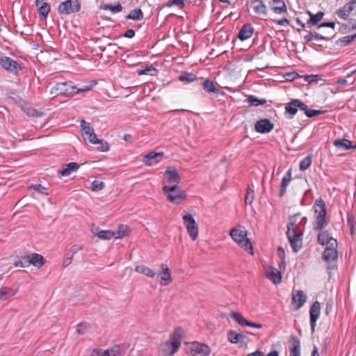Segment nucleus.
<instances>
[{
    "label": "nucleus",
    "instance_id": "obj_9",
    "mask_svg": "<svg viewBox=\"0 0 356 356\" xmlns=\"http://www.w3.org/2000/svg\"><path fill=\"white\" fill-rule=\"evenodd\" d=\"M189 349L191 356H209L211 352L208 345L197 341L191 343Z\"/></svg>",
    "mask_w": 356,
    "mask_h": 356
},
{
    "label": "nucleus",
    "instance_id": "obj_38",
    "mask_svg": "<svg viewBox=\"0 0 356 356\" xmlns=\"http://www.w3.org/2000/svg\"><path fill=\"white\" fill-rule=\"evenodd\" d=\"M229 318L234 319L241 325H245L248 321L241 313H230Z\"/></svg>",
    "mask_w": 356,
    "mask_h": 356
},
{
    "label": "nucleus",
    "instance_id": "obj_49",
    "mask_svg": "<svg viewBox=\"0 0 356 356\" xmlns=\"http://www.w3.org/2000/svg\"><path fill=\"white\" fill-rule=\"evenodd\" d=\"M337 14L339 17L344 19H347L350 15L349 12L347 10V9H346L344 6L337 10Z\"/></svg>",
    "mask_w": 356,
    "mask_h": 356
},
{
    "label": "nucleus",
    "instance_id": "obj_19",
    "mask_svg": "<svg viewBox=\"0 0 356 356\" xmlns=\"http://www.w3.org/2000/svg\"><path fill=\"white\" fill-rule=\"evenodd\" d=\"M246 335L243 332L238 333L234 330H229L227 332V340L231 343H245Z\"/></svg>",
    "mask_w": 356,
    "mask_h": 356
},
{
    "label": "nucleus",
    "instance_id": "obj_23",
    "mask_svg": "<svg viewBox=\"0 0 356 356\" xmlns=\"http://www.w3.org/2000/svg\"><path fill=\"white\" fill-rule=\"evenodd\" d=\"M272 10L278 15H282L287 12V7L284 0H272Z\"/></svg>",
    "mask_w": 356,
    "mask_h": 356
},
{
    "label": "nucleus",
    "instance_id": "obj_63",
    "mask_svg": "<svg viewBox=\"0 0 356 356\" xmlns=\"http://www.w3.org/2000/svg\"><path fill=\"white\" fill-rule=\"evenodd\" d=\"M335 26V23L334 22H323V23H321V24H319L318 26V28H321V27H330L332 29H334Z\"/></svg>",
    "mask_w": 356,
    "mask_h": 356
},
{
    "label": "nucleus",
    "instance_id": "obj_11",
    "mask_svg": "<svg viewBox=\"0 0 356 356\" xmlns=\"http://www.w3.org/2000/svg\"><path fill=\"white\" fill-rule=\"evenodd\" d=\"M0 64L6 70L11 72L17 73L21 70L19 65L10 57H1Z\"/></svg>",
    "mask_w": 356,
    "mask_h": 356
},
{
    "label": "nucleus",
    "instance_id": "obj_42",
    "mask_svg": "<svg viewBox=\"0 0 356 356\" xmlns=\"http://www.w3.org/2000/svg\"><path fill=\"white\" fill-rule=\"evenodd\" d=\"M312 163V156H307L304 158L300 163V170L302 171H305L307 168H309Z\"/></svg>",
    "mask_w": 356,
    "mask_h": 356
},
{
    "label": "nucleus",
    "instance_id": "obj_18",
    "mask_svg": "<svg viewBox=\"0 0 356 356\" xmlns=\"http://www.w3.org/2000/svg\"><path fill=\"white\" fill-rule=\"evenodd\" d=\"M161 268L162 269V272L158 275L160 276V283L164 286L168 285L172 281L170 270L165 264H162L161 265Z\"/></svg>",
    "mask_w": 356,
    "mask_h": 356
},
{
    "label": "nucleus",
    "instance_id": "obj_27",
    "mask_svg": "<svg viewBox=\"0 0 356 356\" xmlns=\"http://www.w3.org/2000/svg\"><path fill=\"white\" fill-rule=\"evenodd\" d=\"M92 232L100 239L103 240H109L115 236L114 232L109 230H101L98 227L93 229Z\"/></svg>",
    "mask_w": 356,
    "mask_h": 356
},
{
    "label": "nucleus",
    "instance_id": "obj_21",
    "mask_svg": "<svg viewBox=\"0 0 356 356\" xmlns=\"http://www.w3.org/2000/svg\"><path fill=\"white\" fill-rule=\"evenodd\" d=\"M266 276L275 284L281 282V273L275 268L268 267L266 269Z\"/></svg>",
    "mask_w": 356,
    "mask_h": 356
},
{
    "label": "nucleus",
    "instance_id": "obj_48",
    "mask_svg": "<svg viewBox=\"0 0 356 356\" xmlns=\"http://www.w3.org/2000/svg\"><path fill=\"white\" fill-rule=\"evenodd\" d=\"M97 143H95V144H99V146L97 147L99 150L102 152H107L109 149V145L108 143L104 142L102 140L97 138Z\"/></svg>",
    "mask_w": 356,
    "mask_h": 356
},
{
    "label": "nucleus",
    "instance_id": "obj_58",
    "mask_svg": "<svg viewBox=\"0 0 356 356\" xmlns=\"http://www.w3.org/2000/svg\"><path fill=\"white\" fill-rule=\"evenodd\" d=\"M273 22L280 26L289 25L290 24V21L286 18H284L280 20H273Z\"/></svg>",
    "mask_w": 356,
    "mask_h": 356
},
{
    "label": "nucleus",
    "instance_id": "obj_10",
    "mask_svg": "<svg viewBox=\"0 0 356 356\" xmlns=\"http://www.w3.org/2000/svg\"><path fill=\"white\" fill-rule=\"evenodd\" d=\"M80 9L81 4L79 0H66L58 6V11L60 14L69 15L77 13Z\"/></svg>",
    "mask_w": 356,
    "mask_h": 356
},
{
    "label": "nucleus",
    "instance_id": "obj_34",
    "mask_svg": "<svg viewBox=\"0 0 356 356\" xmlns=\"http://www.w3.org/2000/svg\"><path fill=\"white\" fill-rule=\"evenodd\" d=\"M127 19L133 20H139L143 17V13L140 8H136L130 11L129 14L126 17Z\"/></svg>",
    "mask_w": 356,
    "mask_h": 356
},
{
    "label": "nucleus",
    "instance_id": "obj_41",
    "mask_svg": "<svg viewBox=\"0 0 356 356\" xmlns=\"http://www.w3.org/2000/svg\"><path fill=\"white\" fill-rule=\"evenodd\" d=\"M162 156H163V152L156 153L154 152H151L147 154L144 156L143 161L147 165H152V163H147L149 161L154 159L156 158L157 156L162 157Z\"/></svg>",
    "mask_w": 356,
    "mask_h": 356
},
{
    "label": "nucleus",
    "instance_id": "obj_43",
    "mask_svg": "<svg viewBox=\"0 0 356 356\" xmlns=\"http://www.w3.org/2000/svg\"><path fill=\"white\" fill-rule=\"evenodd\" d=\"M254 191L250 186L246 190V194L245 197V203L246 204H251L254 200Z\"/></svg>",
    "mask_w": 356,
    "mask_h": 356
},
{
    "label": "nucleus",
    "instance_id": "obj_17",
    "mask_svg": "<svg viewBox=\"0 0 356 356\" xmlns=\"http://www.w3.org/2000/svg\"><path fill=\"white\" fill-rule=\"evenodd\" d=\"M317 241L321 245H327L330 246H337V241L332 237L330 236L327 231L321 232L317 237Z\"/></svg>",
    "mask_w": 356,
    "mask_h": 356
},
{
    "label": "nucleus",
    "instance_id": "obj_52",
    "mask_svg": "<svg viewBox=\"0 0 356 356\" xmlns=\"http://www.w3.org/2000/svg\"><path fill=\"white\" fill-rule=\"evenodd\" d=\"M320 79V76L318 75H305V81L308 82L309 83H312L314 82H317Z\"/></svg>",
    "mask_w": 356,
    "mask_h": 356
},
{
    "label": "nucleus",
    "instance_id": "obj_4",
    "mask_svg": "<svg viewBox=\"0 0 356 356\" xmlns=\"http://www.w3.org/2000/svg\"><path fill=\"white\" fill-rule=\"evenodd\" d=\"M314 209L316 214L314 229L321 231L328 224L326 219L327 211L324 201L322 199L317 200Z\"/></svg>",
    "mask_w": 356,
    "mask_h": 356
},
{
    "label": "nucleus",
    "instance_id": "obj_39",
    "mask_svg": "<svg viewBox=\"0 0 356 356\" xmlns=\"http://www.w3.org/2000/svg\"><path fill=\"white\" fill-rule=\"evenodd\" d=\"M50 11V6L47 3H43L38 8V13L40 17H47Z\"/></svg>",
    "mask_w": 356,
    "mask_h": 356
},
{
    "label": "nucleus",
    "instance_id": "obj_1",
    "mask_svg": "<svg viewBox=\"0 0 356 356\" xmlns=\"http://www.w3.org/2000/svg\"><path fill=\"white\" fill-rule=\"evenodd\" d=\"M300 216L297 213L289 217V222L287 225L286 236L291 246L295 252H297L302 246V238L303 227L307 222V218L302 217L300 220L298 218Z\"/></svg>",
    "mask_w": 356,
    "mask_h": 356
},
{
    "label": "nucleus",
    "instance_id": "obj_51",
    "mask_svg": "<svg viewBox=\"0 0 356 356\" xmlns=\"http://www.w3.org/2000/svg\"><path fill=\"white\" fill-rule=\"evenodd\" d=\"M16 267H27L29 266L27 257H22L21 260L15 262Z\"/></svg>",
    "mask_w": 356,
    "mask_h": 356
},
{
    "label": "nucleus",
    "instance_id": "obj_59",
    "mask_svg": "<svg viewBox=\"0 0 356 356\" xmlns=\"http://www.w3.org/2000/svg\"><path fill=\"white\" fill-rule=\"evenodd\" d=\"M90 356H103L102 350L95 348L91 351Z\"/></svg>",
    "mask_w": 356,
    "mask_h": 356
},
{
    "label": "nucleus",
    "instance_id": "obj_30",
    "mask_svg": "<svg viewBox=\"0 0 356 356\" xmlns=\"http://www.w3.org/2000/svg\"><path fill=\"white\" fill-rule=\"evenodd\" d=\"M291 180V170H289L285 176L282 178L280 190V196H283L286 191V188Z\"/></svg>",
    "mask_w": 356,
    "mask_h": 356
},
{
    "label": "nucleus",
    "instance_id": "obj_5",
    "mask_svg": "<svg viewBox=\"0 0 356 356\" xmlns=\"http://www.w3.org/2000/svg\"><path fill=\"white\" fill-rule=\"evenodd\" d=\"M91 86H85L83 88H79L75 90L76 88L70 83L63 82L56 83L51 90L50 93L52 95L57 96L63 95L66 96H72L74 94L86 92L90 90Z\"/></svg>",
    "mask_w": 356,
    "mask_h": 356
},
{
    "label": "nucleus",
    "instance_id": "obj_28",
    "mask_svg": "<svg viewBox=\"0 0 356 356\" xmlns=\"http://www.w3.org/2000/svg\"><path fill=\"white\" fill-rule=\"evenodd\" d=\"M334 145L337 148L343 149H356V144L353 145L351 142L348 139H337L334 141Z\"/></svg>",
    "mask_w": 356,
    "mask_h": 356
},
{
    "label": "nucleus",
    "instance_id": "obj_26",
    "mask_svg": "<svg viewBox=\"0 0 356 356\" xmlns=\"http://www.w3.org/2000/svg\"><path fill=\"white\" fill-rule=\"evenodd\" d=\"M79 168V165L76 163L71 162L65 165L63 169L60 170L58 173L63 177H67L69 176L72 172L76 171Z\"/></svg>",
    "mask_w": 356,
    "mask_h": 356
},
{
    "label": "nucleus",
    "instance_id": "obj_12",
    "mask_svg": "<svg viewBox=\"0 0 356 356\" xmlns=\"http://www.w3.org/2000/svg\"><path fill=\"white\" fill-rule=\"evenodd\" d=\"M165 178L167 179L168 186L177 185L181 181V177L177 170L173 167H169L164 174Z\"/></svg>",
    "mask_w": 356,
    "mask_h": 356
},
{
    "label": "nucleus",
    "instance_id": "obj_13",
    "mask_svg": "<svg viewBox=\"0 0 356 356\" xmlns=\"http://www.w3.org/2000/svg\"><path fill=\"white\" fill-rule=\"evenodd\" d=\"M292 304L296 309H299L305 303L307 296L301 290H296L292 291Z\"/></svg>",
    "mask_w": 356,
    "mask_h": 356
},
{
    "label": "nucleus",
    "instance_id": "obj_31",
    "mask_svg": "<svg viewBox=\"0 0 356 356\" xmlns=\"http://www.w3.org/2000/svg\"><path fill=\"white\" fill-rule=\"evenodd\" d=\"M202 88L204 91L208 93H214L216 94L218 92V90L215 86L213 82L210 81L209 79L204 80L202 83Z\"/></svg>",
    "mask_w": 356,
    "mask_h": 356
},
{
    "label": "nucleus",
    "instance_id": "obj_47",
    "mask_svg": "<svg viewBox=\"0 0 356 356\" xmlns=\"http://www.w3.org/2000/svg\"><path fill=\"white\" fill-rule=\"evenodd\" d=\"M356 38V33L341 38L339 41L344 45L351 43Z\"/></svg>",
    "mask_w": 356,
    "mask_h": 356
},
{
    "label": "nucleus",
    "instance_id": "obj_15",
    "mask_svg": "<svg viewBox=\"0 0 356 356\" xmlns=\"http://www.w3.org/2000/svg\"><path fill=\"white\" fill-rule=\"evenodd\" d=\"M81 127L85 139H88L90 143H95L98 142L93 129L90 127L88 123H86L84 120H81Z\"/></svg>",
    "mask_w": 356,
    "mask_h": 356
},
{
    "label": "nucleus",
    "instance_id": "obj_54",
    "mask_svg": "<svg viewBox=\"0 0 356 356\" xmlns=\"http://www.w3.org/2000/svg\"><path fill=\"white\" fill-rule=\"evenodd\" d=\"M11 290L6 287L0 288V300L5 299L10 294Z\"/></svg>",
    "mask_w": 356,
    "mask_h": 356
},
{
    "label": "nucleus",
    "instance_id": "obj_62",
    "mask_svg": "<svg viewBox=\"0 0 356 356\" xmlns=\"http://www.w3.org/2000/svg\"><path fill=\"white\" fill-rule=\"evenodd\" d=\"M135 35V31L133 29H128L124 33V37L127 38H132Z\"/></svg>",
    "mask_w": 356,
    "mask_h": 356
},
{
    "label": "nucleus",
    "instance_id": "obj_14",
    "mask_svg": "<svg viewBox=\"0 0 356 356\" xmlns=\"http://www.w3.org/2000/svg\"><path fill=\"white\" fill-rule=\"evenodd\" d=\"M274 124L266 118L258 120L254 124V129L260 134L269 133L273 130Z\"/></svg>",
    "mask_w": 356,
    "mask_h": 356
},
{
    "label": "nucleus",
    "instance_id": "obj_33",
    "mask_svg": "<svg viewBox=\"0 0 356 356\" xmlns=\"http://www.w3.org/2000/svg\"><path fill=\"white\" fill-rule=\"evenodd\" d=\"M135 270L139 273L145 275L149 277H153L156 274L154 270L143 265H137L135 267Z\"/></svg>",
    "mask_w": 356,
    "mask_h": 356
},
{
    "label": "nucleus",
    "instance_id": "obj_46",
    "mask_svg": "<svg viewBox=\"0 0 356 356\" xmlns=\"http://www.w3.org/2000/svg\"><path fill=\"white\" fill-rule=\"evenodd\" d=\"M83 249V246L81 245H74L67 251V255H70L72 257L77 253L79 251Z\"/></svg>",
    "mask_w": 356,
    "mask_h": 356
},
{
    "label": "nucleus",
    "instance_id": "obj_22",
    "mask_svg": "<svg viewBox=\"0 0 356 356\" xmlns=\"http://www.w3.org/2000/svg\"><path fill=\"white\" fill-rule=\"evenodd\" d=\"M254 32V28L250 24H244L238 33V38L243 41L250 38Z\"/></svg>",
    "mask_w": 356,
    "mask_h": 356
},
{
    "label": "nucleus",
    "instance_id": "obj_45",
    "mask_svg": "<svg viewBox=\"0 0 356 356\" xmlns=\"http://www.w3.org/2000/svg\"><path fill=\"white\" fill-rule=\"evenodd\" d=\"M104 9L109 10L112 13H115L120 12L122 10V7L121 4L118 3L115 6L105 5V6L104 7Z\"/></svg>",
    "mask_w": 356,
    "mask_h": 356
},
{
    "label": "nucleus",
    "instance_id": "obj_37",
    "mask_svg": "<svg viewBox=\"0 0 356 356\" xmlns=\"http://www.w3.org/2000/svg\"><path fill=\"white\" fill-rule=\"evenodd\" d=\"M247 102L250 106H257L265 104L266 103V100L265 99H259L253 95H250L247 99Z\"/></svg>",
    "mask_w": 356,
    "mask_h": 356
},
{
    "label": "nucleus",
    "instance_id": "obj_56",
    "mask_svg": "<svg viewBox=\"0 0 356 356\" xmlns=\"http://www.w3.org/2000/svg\"><path fill=\"white\" fill-rule=\"evenodd\" d=\"M35 191H38V193L44 195H47V193H45L46 188L42 186L41 184H35L31 186Z\"/></svg>",
    "mask_w": 356,
    "mask_h": 356
},
{
    "label": "nucleus",
    "instance_id": "obj_60",
    "mask_svg": "<svg viewBox=\"0 0 356 356\" xmlns=\"http://www.w3.org/2000/svg\"><path fill=\"white\" fill-rule=\"evenodd\" d=\"M86 329V325L83 323H80L77 325L76 332L79 334H82L84 333L85 330Z\"/></svg>",
    "mask_w": 356,
    "mask_h": 356
},
{
    "label": "nucleus",
    "instance_id": "obj_57",
    "mask_svg": "<svg viewBox=\"0 0 356 356\" xmlns=\"http://www.w3.org/2000/svg\"><path fill=\"white\" fill-rule=\"evenodd\" d=\"M321 303H320L318 301H316L311 306L309 312H319L321 309Z\"/></svg>",
    "mask_w": 356,
    "mask_h": 356
},
{
    "label": "nucleus",
    "instance_id": "obj_64",
    "mask_svg": "<svg viewBox=\"0 0 356 356\" xmlns=\"http://www.w3.org/2000/svg\"><path fill=\"white\" fill-rule=\"evenodd\" d=\"M349 29H356V21L354 19H350L348 24L346 25Z\"/></svg>",
    "mask_w": 356,
    "mask_h": 356
},
{
    "label": "nucleus",
    "instance_id": "obj_16",
    "mask_svg": "<svg viewBox=\"0 0 356 356\" xmlns=\"http://www.w3.org/2000/svg\"><path fill=\"white\" fill-rule=\"evenodd\" d=\"M128 348L127 343L114 345L109 349L102 350L103 356H118L124 354Z\"/></svg>",
    "mask_w": 356,
    "mask_h": 356
},
{
    "label": "nucleus",
    "instance_id": "obj_20",
    "mask_svg": "<svg viewBox=\"0 0 356 356\" xmlns=\"http://www.w3.org/2000/svg\"><path fill=\"white\" fill-rule=\"evenodd\" d=\"M290 342L289 356H300V341L299 338L294 334H291L290 337Z\"/></svg>",
    "mask_w": 356,
    "mask_h": 356
},
{
    "label": "nucleus",
    "instance_id": "obj_25",
    "mask_svg": "<svg viewBox=\"0 0 356 356\" xmlns=\"http://www.w3.org/2000/svg\"><path fill=\"white\" fill-rule=\"evenodd\" d=\"M335 246L328 245L323 253V259L327 262L334 260L337 257V251L334 248Z\"/></svg>",
    "mask_w": 356,
    "mask_h": 356
},
{
    "label": "nucleus",
    "instance_id": "obj_35",
    "mask_svg": "<svg viewBox=\"0 0 356 356\" xmlns=\"http://www.w3.org/2000/svg\"><path fill=\"white\" fill-rule=\"evenodd\" d=\"M195 74L189 72H184L179 76V80L183 82L191 83L197 80Z\"/></svg>",
    "mask_w": 356,
    "mask_h": 356
},
{
    "label": "nucleus",
    "instance_id": "obj_61",
    "mask_svg": "<svg viewBox=\"0 0 356 356\" xmlns=\"http://www.w3.org/2000/svg\"><path fill=\"white\" fill-rule=\"evenodd\" d=\"M314 39L316 40H329L330 39L328 36H323L318 33H314Z\"/></svg>",
    "mask_w": 356,
    "mask_h": 356
},
{
    "label": "nucleus",
    "instance_id": "obj_3",
    "mask_svg": "<svg viewBox=\"0 0 356 356\" xmlns=\"http://www.w3.org/2000/svg\"><path fill=\"white\" fill-rule=\"evenodd\" d=\"M232 238L245 251L253 254L252 245L250 240L247 238V230L242 226L238 225L230 230Z\"/></svg>",
    "mask_w": 356,
    "mask_h": 356
},
{
    "label": "nucleus",
    "instance_id": "obj_44",
    "mask_svg": "<svg viewBox=\"0 0 356 356\" xmlns=\"http://www.w3.org/2000/svg\"><path fill=\"white\" fill-rule=\"evenodd\" d=\"M320 313H310V326L312 333L315 332L316 322L318 319Z\"/></svg>",
    "mask_w": 356,
    "mask_h": 356
},
{
    "label": "nucleus",
    "instance_id": "obj_6",
    "mask_svg": "<svg viewBox=\"0 0 356 356\" xmlns=\"http://www.w3.org/2000/svg\"><path fill=\"white\" fill-rule=\"evenodd\" d=\"M298 108L303 111L308 118H313L323 113V111L321 110L309 109L307 104L299 99L291 100L286 105L285 111L286 113L293 116L297 113Z\"/></svg>",
    "mask_w": 356,
    "mask_h": 356
},
{
    "label": "nucleus",
    "instance_id": "obj_24",
    "mask_svg": "<svg viewBox=\"0 0 356 356\" xmlns=\"http://www.w3.org/2000/svg\"><path fill=\"white\" fill-rule=\"evenodd\" d=\"M27 258L29 265L32 264L38 268L42 267L45 263L44 257L37 253H33L30 256H28Z\"/></svg>",
    "mask_w": 356,
    "mask_h": 356
},
{
    "label": "nucleus",
    "instance_id": "obj_32",
    "mask_svg": "<svg viewBox=\"0 0 356 356\" xmlns=\"http://www.w3.org/2000/svg\"><path fill=\"white\" fill-rule=\"evenodd\" d=\"M308 15H309L310 19L308 21L307 24L309 26H313L316 25L318 22H320L323 19L324 16V13L320 11L314 15L310 11H308Z\"/></svg>",
    "mask_w": 356,
    "mask_h": 356
},
{
    "label": "nucleus",
    "instance_id": "obj_50",
    "mask_svg": "<svg viewBox=\"0 0 356 356\" xmlns=\"http://www.w3.org/2000/svg\"><path fill=\"white\" fill-rule=\"evenodd\" d=\"M173 5L183 7L184 6V0H170L165 4L167 7H171Z\"/></svg>",
    "mask_w": 356,
    "mask_h": 356
},
{
    "label": "nucleus",
    "instance_id": "obj_36",
    "mask_svg": "<svg viewBox=\"0 0 356 356\" xmlns=\"http://www.w3.org/2000/svg\"><path fill=\"white\" fill-rule=\"evenodd\" d=\"M128 227L124 225H120L118 226V230L114 232V238H121L128 234Z\"/></svg>",
    "mask_w": 356,
    "mask_h": 356
},
{
    "label": "nucleus",
    "instance_id": "obj_55",
    "mask_svg": "<svg viewBox=\"0 0 356 356\" xmlns=\"http://www.w3.org/2000/svg\"><path fill=\"white\" fill-rule=\"evenodd\" d=\"M325 312H330L332 309L334 301L332 298L326 299Z\"/></svg>",
    "mask_w": 356,
    "mask_h": 356
},
{
    "label": "nucleus",
    "instance_id": "obj_2",
    "mask_svg": "<svg viewBox=\"0 0 356 356\" xmlns=\"http://www.w3.org/2000/svg\"><path fill=\"white\" fill-rule=\"evenodd\" d=\"M184 334L181 327H177L170 335L169 339L159 346L161 356H173L180 348L181 340Z\"/></svg>",
    "mask_w": 356,
    "mask_h": 356
},
{
    "label": "nucleus",
    "instance_id": "obj_7",
    "mask_svg": "<svg viewBox=\"0 0 356 356\" xmlns=\"http://www.w3.org/2000/svg\"><path fill=\"white\" fill-rule=\"evenodd\" d=\"M163 192L170 202L175 204H179L186 196L185 192L177 185L164 186Z\"/></svg>",
    "mask_w": 356,
    "mask_h": 356
},
{
    "label": "nucleus",
    "instance_id": "obj_40",
    "mask_svg": "<svg viewBox=\"0 0 356 356\" xmlns=\"http://www.w3.org/2000/svg\"><path fill=\"white\" fill-rule=\"evenodd\" d=\"M104 187V182L95 180L91 183L90 189L93 192H98L99 191H102Z\"/></svg>",
    "mask_w": 356,
    "mask_h": 356
},
{
    "label": "nucleus",
    "instance_id": "obj_8",
    "mask_svg": "<svg viewBox=\"0 0 356 356\" xmlns=\"http://www.w3.org/2000/svg\"><path fill=\"white\" fill-rule=\"evenodd\" d=\"M183 220L191 238L193 241L196 240L198 236L199 229L193 216L191 213H186L183 216Z\"/></svg>",
    "mask_w": 356,
    "mask_h": 356
},
{
    "label": "nucleus",
    "instance_id": "obj_53",
    "mask_svg": "<svg viewBox=\"0 0 356 356\" xmlns=\"http://www.w3.org/2000/svg\"><path fill=\"white\" fill-rule=\"evenodd\" d=\"M346 7V9L349 12L350 14L351 12L356 10V0H352L346 5H344Z\"/></svg>",
    "mask_w": 356,
    "mask_h": 356
},
{
    "label": "nucleus",
    "instance_id": "obj_29",
    "mask_svg": "<svg viewBox=\"0 0 356 356\" xmlns=\"http://www.w3.org/2000/svg\"><path fill=\"white\" fill-rule=\"evenodd\" d=\"M253 10L256 14L266 15V6L261 0H254L252 2Z\"/></svg>",
    "mask_w": 356,
    "mask_h": 356
}]
</instances>
